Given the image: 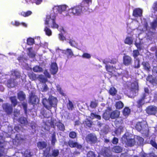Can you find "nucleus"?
Wrapping results in <instances>:
<instances>
[{"label": "nucleus", "mask_w": 157, "mask_h": 157, "mask_svg": "<svg viewBox=\"0 0 157 157\" xmlns=\"http://www.w3.org/2000/svg\"><path fill=\"white\" fill-rule=\"evenodd\" d=\"M86 10L82 6L79 4L76 5L69 9L68 11V15H73L75 16L80 15L84 12H85Z\"/></svg>", "instance_id": "f257e3e1"}, {"label": "nucleus", "mask_w": 157, "mask_h": 157, "mask_svg": "<svg viewBox=\"0 0 157 157\" xmlns=\"http://www.w3.org/2000/svg\"><path fill=\"white\" fill-rule=\"evenodd\" d=\"M86 142L91 144H95L97 142V138L96 136L92 133L87 135L86 137Z\"/></svg>", "instance_id": "f03ea898"}, {"label": "nucleus", "mask_w": 157, "mask_h": 157, "mask_svg": "<svg viewBox=\"0 0 157 157\" xmlns=\"http://www.w3.org/2000/svg\"><path fill=\"white\" fill-rule=\"evenodd\" d=\"M39 102V100L37 97L33 93H31L29 99V103L33 106L38 104Z\"/></svg>", "instance_id": "7ed1b4c3"}, {"label": "nucleus", "mask_w": 157, "mask_h": 157, "mask_svg": "<svg viewBox=\"0 0 157 157\" xmlns=\"http://www.w3.org/2000/svg\"><path fill=\"white\" fill-rule=\"evenodd\" d=\"M132 57L126 54H124L123 57V64L125 66H128L132 65Z\"/></svg>", "instance_id": "20e7f679"}, {"label": "nucleus", "mask_w": 157, "mask_h": 157, "mask_svg": "<svg viewBox=\"0 0 157 157\" xmlns=\"http://www.w3.org/2000/svg\"><path fill=\"white\" fill-rule=\"evenodd\" d=\"M2 107L7 114L10 115L12 113L13 108L12 105L6 103L3 104Z\"/></svg>", "instance_id": "39448f33"}, {"label": "nucleus", "mask_w": 157, "mask_h": 157, "mask_svg": "<svg viewBox=\"0 0 157 157\" xmlns=\"http://www.w3.org/2000/svg\"><path fill=\"white\" fill-rule=\"evenodd\" d=\"M146 111L149 115H155L157 113V107L153 105L149 106L147 108Z\"/></svg>", "instance_id": "423d86ee"}, {"label": "nucleus", "mask_w": 157, "mask_h": 157, "mask_svg": "<svg viewBox=\"0 0 157 157\" xmlns=\"http://www.w3.org/2000/svg\"><path fill=\"white\" fill-rule=\"evenodd\" d=\"M68 144L71 148L76 147L78 149H81L82 147L81 145L79 144L77 142H74L71 140H69L68 141Z\"/></svg>", "instance_id": "0eeeda50"}, {"label": "nucleus", "mask_w": 157, "mask_h": 157, "mask_svg": "<svg viewBox=\"0 0 157 157\" xmlns=\"http://www.w3.org/2000/svg\"><path fill=\"white\" fill-rule=\"evenodd\" d=\"M143 10L139 8H136L134 10L132 13V15L136 17H141L142 16Z\"/></svg>", "instance_id": "6e6552de"}, {"label": "nucleus", "mask_w": 157, "mask_h": 157, "mask_svg": "<svg viewBox=\"0 0 157 157\" xmlns=\"http://www.w3.org/2000/svg\"><path fill=\"white\" fill-rule=\"evenodd\" d=\"M92 3V0H82L80 4L86 11L89 9V5L91 4Z\"/></svg>", "instance_id": "1a4fd4ad"}, {"label": "nucleus", "mask_w": 157, "mask_h": 157, "mask_svg": "<svg viewBox=\"0 0 157 157\" xmlns=\"http://www.w3.org/2000/svg\"><path fill=\"white\" fill-rule=\"evenodd\" d=\"M37 146L38 149L40 150H43L44 149L48 148L49 147L47 148L48 146L47 143L46 142L44 141H39L37 143Z\"/></svg>", "instance_id": "9d476101"}, {"label": "nucleus", "mask_w": 157, "mask_h": 157, "mask_svg": "<svg viewBox=\"0 0 157 157\" xmlns=\"http://www.w3.org/2000/svg\"><path fill=\"white\" fill-rule=\"evenodd\" d=\"M48 98L51 109L52 107H54L56 105L57 102V100L56 98L52 96H49Z\"/></svg>", "instance_id": "9b49d317"}, {"label": "nucleus", "mask_w": 157, "mask_h": 157, "mask_svg": "<svg viewBox=\"0 0 157 157\" xmlns=\"http://www.w3.org/2000/svg\"><path fill=\"white\" fill-rule=\"evenodd\" d=\"M138 85H134V86H132L130 89V94H132L133 96H136V93L138 92Z\"/></svg>", "instance_id": "f8f14e48"}, {"label": "nucleus", "mask_w": 157, "mask_h": 157, "mask_svg": "<svg viewBox=\"0 0 157 157\" xmlns=\"http://www.w3.org/2000/svg\"><path fill=\"white\" fill-rule=\"evenodd\" d=\"M126 138H127V136H125ZM127 141H125L126 144L130 147H132L134 146L136 144V141L134 138H126Z\"/></svg>", "instance_id": "ddd939ff"}, {"label": "nucleus", "mask_w": 157, "mask_h": 157, "mask_svg": "<svg viewBox=\"0 0 157 157\" xmlns=\"http://www.w3.org/2000/svg\"><path fill=\"white\" fill-rule=\"evenodd\" d=\"M146 98V95L144 94V95L142 96L141 98L137 101V106L138 108H140L142 107V105L144 104V100Z\"/></svg>", "instance_id": "4468645a"}, {"label": "nucleus", "mask_w": 157, "mask_h": 157, "mask_svg": "<svg viewBox=\"0 0 157 157\" xmlns=\"http://www.w3.org/2000/svg\"><path fill=\"white\" fill-rule=\"evenodd\" d=\"M55 124L59 130L62 131H64L65 130V126L64 124L61 122L60 120H59L57 121L56 122Z\"/></svg>", "instance_id": "2eb2a0df"}, {"label": "nucleus", "mask_w": 157, "mask_h": 157, "mask_svg": "<svg viewBox=\"0 0 157 157\" xmlns=\"http://www.w3.org/2000/svg\"><path fill=\"white\" fill-rule=\"evenodd\" d=\"M18 121L23 126H26L28 122L26 118L23 117H21L18 119Z\"/></svg>", "instance_id": "dca6fc26"}, {"label": "nucleus", "mask_w": 157, "mask_h": 157, "mask_svg": "<svg viewBox=\"0 0 157 157\" xmlns=\"http://www.w3.org/2000/svg\"><path fill=\"white\" fill-rule=\"evenodd\" d=\"M120 114V111L118 110H115L113 111L110 113V117L112 119L117 118L119 117Z\"/></svg>", "instance_id": "f3484780"}, {"label": "nucleus", "mask_w": 157, "mask_h": 157, "mask_svg": "<svg viewBox=\"0 0 157 157\" xmlns=\"http://www.w3.org/2000/svg\"><path fill=\"white\" fill-rule=\"evenodd\" d=\"M49 98L47 99L46 98H43L42 101V103L44 106L47 109H51V106L49 103Z\"/></svg>", "instance_id": "a211bd4d"}, {"label": "nucleus", "mask_w": 157, "mask_h": 157, "mask_svg": "<svg viewBox=\"0 0 157 157\" xmlns=\"http://www.w3.org/2000/svg\"><path fill=\"white\" fill-rule=\"evenodd\" d=\"M144 69L148 72L150 71L151 67L149 63L147 61H143L142 63Z\"/></svg>", "instance_id": "6ab92c4d"}, {"label": "nucleus", "mask_w": 157, "mask_h": 157, "mask_svg": "<svg viewBox=\"0 0 157 157\" xmlns=\"http://www.w3.org/2000/svg\"><path fill=\"white\" fill-rule=\"evenodd\" d=\"M51 70L52 73L53 74H56L58 71V67L56 63H52L51 66Z\"/></svg>", "instance_id": "aec40b11"}, {"label": "nucleus", "mask_w": 157, "mask_h": 157, "mask_svg": "<svg viewBox=\"0 0 157 157\" xmlns=\"http://www.w3.org/2000/svg\"><path fill=\"white\" fill-rule=\"evenodd\" d=\"M55 16V14L53 13H51L50 15H47L44 21V24L48 25L49 24V22L51 20H52L53 16Z\"/></svg>", "instance_id": "412c9836"}, {"label": "nucleus", "mask_w": 157, "mask_h": 157, "mask_svg": "<svg viewBox=\"0 0 157 157\" xmlns=\"http://www.w3.org/2000/svg\"><path fill=\"white\" fill-rule=\"evenodd\" d=\"M17 98L20 101H23L25 99L26 95L22 91H21L17 94Z\"/></svg>", "instance_id": "4be33fe9"}, {"label": "nucleus", "mask_w": 157, "mask_h": 157, "mask_svg": "<svg viewBox=\"0 0 157 157\" xmlns=\"http://www.w3.org/2000/svg\"><path fill=\"white\" fill-rule=\"evenodd\" d=\"M105 67L107 71L110 73V74L111 75H113V71H115L114 67L113 66L106 65L105 66Z\"/></svg>", "instance_id": "5701e85b"}, {"label": "nucleus", "mask_w": 157, "mask_h": 157, "mask_svg": "<svg viewBox=\"0 0 157 157\" xmlns=\"http://www.w3.org/2000/svg\"><path fill=\"white\" fill-rule=\"evenodd\" d=\"M59 154V150L58 149H54L52 150L51 154H50V157H57Z\"/></svg>", "instance_id": "b1692460"}, {"label": "nucleus", "mask_w": 157, "mask_h": 157, "mask_svg": "<svg viewBox=\"0 0 157 157\" xmlns=\"http://www.w3.org/2000/svg\"><path fill=\"white\" fill-rule=\"evenodd\" d=\"M50 26L48 25L45 27L44 31L46 35L48 36H50L52 35V32L49 29Z\"/></svg>", "instance_id": "393cba45"}, {"label": "nucleus", "mask_w": 157, "mask_h": 157, "mask_svg": "<svg viewBox=\"0 0 157 157\" xmlns=\"http://www.w3.org/2000/svg\"><path fill=\"white\" fill-rule=\"evenodd\" d=\"M151 28L153 30H155L157 27V18L154 19L150 24Z\"/></svg>", "instance_id": "a878e982"}, {"label": "nucleus", "mask_w": 157, "mask_h": 157, "mask_svg": "<svg viewBox=\"0 0 157 157\" xmlns=\"http://www.w3.org/2000/svg\"><path fill=\"white\" fill-rule=\"evenodd\" d=\"M10 99L13 106L15 107L17 105L18 103L16 97H11Z\"/></svg>", "instance_id": "bb28decb"}, {"label": "nucleus", "mask_w": 157, "mask_h": 157, "mask_svg": "<svg viewBox=\"0 0 157 157\" xmlns=\"http://www.w3.org/2000/svg\"><path fill=\"white\" fill-rule=\"evenodd\" d=\"M15 139L19 143H22L25 140V139L22 136L21 134H17L16 135Z\"/></svg>", "instance_id": "cd10ccee"}, {"label": "nucleus", "mask_w": 157, "mask_h": 157, "mask_svg": "<svg viewBox=\"0 0 157 157\" xmlns=\"http://www.w3.org/2000/svg\"><path fill=\"white\" fill-rule=\"evenodd\" d=\"M38 78V80L40 82L44 83H45L48 81L46 78L44 77L43 75H39Z\"/></svg>", "instance_id": "c85d7f7f"}, {"label": "nucleus", "mask_w": 157, "mask_h": 157, "mask_svg": "<svg viewBox=\"0 0 157 157\" xmlns=\"http://www.w3.org/2000/svg\"><path fill=\"white\" fill-rule=\"evenodd\" d=\"M33 48L32 47H30L28 48L27 49L28 51V52L27 54L29 57L33 58L35 57V53L32 51Z\"/></svg>", "instance_id": "c756f323"}, {"label": "nucleus", "mask_w": 157, "mask_h": 157, "mask_svg": "<svg viewBox=\"0 0 157 157\" xmlns=\"http://www.w3.org/2000/svg\"><path fill=\"white\" fill-rule=\"evenodd\" d=\"M117 92V90L114 87H112L109 90V93L111 95L114 96L116 95Z\"/></svg>", "instance_id": "7c9ffc66"}, {"label": "nucleus", "mask_w": 157, "mask_h": 157, "mask_svg": "<svg viewBox=\"0 0 157 157\" xmlns=\"http://www.w3.org/2000/svg\"><path fill=\"white\" fill-rule=\"evenodd\" d=\"M114 151L116 153H120L123 150V148L119 146H116L113 147Z\"/></svg>", "instance_id": "2f4dec72"}, {"label": "nucleus", "mask_w": 157, "mask_h": 157, "mask_svg": "<svg viewBox=\"0 0 157 157\" xmlns=\"http://www.w3.org/2000/svg\"><path fill=\"white\" fill-rule=\"evenodd\" d=\"M139 51L138 50L136 49L133 50L132 56L134 59H139L137 57L140 55Z\"/></svg>", "instance_id": "473e14b6"}, {"label": "nucleus", "mask_w": 157, "mask_h": 157, "mask_svg": "<svg viewBox=\"0 0 157 157\" xmlns=\"http://www.w3.org/2000/svg\"><path fill=\"white\" fill-rule=\"evenodd\" d=\"M102 117L105 120H108L110 118V114L108 111H106L103 113Z\"/></svg>", "instance_id": "72a5a7b5"}, {"label": "nucleus", "mask_w": 157, "mask_h": 157, "mask_svg": "<svg viewBox=\"0 0 157 157\" xmlns=\"http://www.w3.org/2000/svg\"><path fill=\"white\" fill-rule=\"evenodd\" d=\"M115 107L117 109H121L124 107V104L122 102L119 101L116 102L115 103Z\"/></svg>", "instance_id": "f704fd0d"}, {"label": "nucleus", "mask_w": 157, "mask_h": 157, "mask_svg": "<svg viewBox=\"0 0 157 157\" xmlns=\"http://www.w3.org/2000/svg\"><path fill=\"white\" fill-rule=\"evenodd\" d=\"M124 43L125 44L131 45L133 43V40L131 37H127L125 39Z\"/></svg>", "instance_id": "c9c22d12"}, {"label": "nucleus", "mask_w": 157, "mask_h": 157, "mask_svg": "<svg viewBox=\"0 0 157 157\" xmlns=\"http://www.w3.org/2000/svg\"><path fill=\"white\" fill-rule=\"evenodd\" d=\"M56 16H53L52 18V25L51 26V27L52 28H58L59 27L58 25L57 24L55 21L56 19Z\"/></svg>", "instance_id": "e433bc0d"}, {"label": "nucleus", "mask_w": 157, "mask_h": 157, "mask_svg": "<svg viewBox=\"0 0 157 157\" xmlns=\"http://www.w3.org/2000/svg\"><path fill=\"white\" fill-rule=\"evenodd\" d=\"M28 75L29 78L32 80H35L37 79L36 75L33 72L29 73Z\"/></svg>", "instance_id": "4c0bfd02"}, {"label": "nucleus", "mask_w": 157, "mask_h": 157, "mask_svg": "<svg viewBox=\"0 0 157 157\" xmlns=\"http://www.w3.org/2000/svg\"><path fill=\"white\" fill-rule=\"evenodd\" d=\"M140 60L139 59H135L134 65V68L138 69L140 67Z\"/></svg>", "instance_id": "58836bf2"}, {"label": "nucleus", "mask_w": 157, "mask_h": 157, "mask_svg": "<svg viewBox=\"0 0 157 157\" xmlns=\"http://www.w3.org/2000/svg\"><path fill=\"white\" fill-rule=\"evenodd\" d=\"M50 148L49 147L48 148H47L43 151V155L45 157H50Z\"/></svg>", "instance_id": "ea45409f"}, {"label": "nucleus", "mask_w": 157, "mask_h": 157, "mask_svg": "<svg viewBox=\"0 0 157 157\" xmlns=\"http://www.w3.org/2000/svg\"><path fill=\"white\" fill-rule=\"evenodd\" d=\"M32 13L31 11L29 10L27 12L22 11L19 14L24 17H26L30 16Z\"/></svg>", "instance_id": "a19ab883"}, {"label": "nucleus", "mask_w": 157, "mask_h": 157, "mask_svg": "<svg viewBox=\"0 0 157 157\" xmlns=\"http://www.w3.org/2000/svg\"><path fill=\"white\" fill-rule=\"evenodd\" d=\"M90 118L94 119V118L100 120L101 119V117L100 115L96 114V113H91L90 115Z\"/></svg>", "instance_id": "79ce46f5"}, {"label": "nucleus", "mask_w": 157, "mask_h": 157, "mask_svg": "<svg viewBox=\"0 0 157 157\" xmlns=\"http://www.w3.org/2000/svg\"><path fill=\"white\" fill-rule=\"evenodd\" d=\"M35 43V40L34 38L29 37L27 40V44L29 45H33Z\"/></svg>", "instance_id": "37998d69"}, {"label": "nucleus", "mask_w": 157, "mask_h": 157, "mask_svg": "<svg viewBox=\"0 0 157 157\" xmlns=\"http://www.w3.org/2000/svg\"><path fill=\"white\" fill-rule=\"evenodd\" d=\"M130 112V109L128 107H125L123 110V113L124 116L128 115Z\"/></svg>", "instance_id": "c03bdc74"}, {"label": "nucleus", "mask_w": 157, "mask_h": 157, "mask_svg": "<svg viewBox=\"0 0 157 157\" xmlns=\"http://www.w3.org/2000/svg\"><path fill=\"white\" fill-rule=\"evenodd\" d=\"M56 133L54 132L53 133L52 137L51 144L52 145H55V143L56 141Z\"/></svg>", "instance_id": "a18cd8bd"}, {"label": "nucleus", "mask_w": 157, "mask_h": 157, "mask_svg": "<svg viewBox=\"0 0 157 157\" xmlns=\"http://www.w3.org/2000/svg\"><path fill=\"white\" fill-rule=\"evenodd\" d=\"M142 122H138L135 125L136 129L139 131H140L142 129Z\"/></svg>", "instance_id": "49530a36"}, {"label": "nucleus", "mask_w": 157, "mask_h": 157, "mask_svg": "<svg viewBox=\"0 0 157 157\" xmlns=\"http://www.w3.org/2000/svg\"><path fill=\"white\" fill-rule=\"evenodd\" d=\"M69 137L72 139H75L77 137V133L74 131L70 132L69 133Z\"/></svg>", "instance_id": "de8ad7c7"}, {"label": "nucleus", "mask_w": 157, "mask_h": 157, "mask_svg": "<svg viewBox=\"0 0 157 157\" xmlns=\"http://www.w3.org/2000/svg\"><path fill=\"white\" fill-rule=\"evenodd\" d=\"M33 70L35 72H41L42 71V68L39 66H36L33 68Z\"/></svg>", "instance_id": "09e8293b"}, {"label": "nucleus", "mask_w": 157, "mask_h": 157, "mask_svg": "<svg viewBox=\"0 0 157 157\" xmlns=\"http://www.w3.org/2000/svg\"><path fill=\"white\" fill-rule=\"evenodd\" d=\"M136 139L137 142L138 144L140 145L143 144L144 141V139L142 137L137 136Z\"/></svg>", "instance_id": "8fccbe9b"}, {"label": "nucleus", "mask_w": 157, "mask_h": 157, "mask_svg": "<svg viewBox=\"0 0 157 157\" xmlns=\"http://www.w3.org/2000/svg\"><path fill=\"white\" fill-rule=\"evenodd\" d=\"M67 106L68 109L69 110H72L74 108L73 104L70 100H69L68 103L67 105Z\"/></svg>", "instance_id": "3c124183"}, {"label": "nucleus", "mask_w": 157, "mask_h": 157, "mask_svg": "<svg viewBox=\"0 0 157 157\" xmlns=\"http://www.w3.org/2000/svg\"><path fill=\"white\" fill-rule=\"evenodd\" d=\"M66 52L68 56H70L71 57L73 56H74V54L71 49L67 48L66 50Z\"/></svg>", "instance_id": "603ef678"}, {"label": "nucleus", "mask_w": 157, "mask_h": 157, "mask_svg": "<svg viewBox=\"0 0 157 157\" xmlns=\"http://www.w3.org/2000/svg\"><path fill=\"white\" fill-rule=\"evenodd\" d=\"M53 10L54 13H60L59 6H55L53 8Z\"/></svg>", "instance_id": "864d4df0"}, {"label": "nucleus", "mask_w": 157, "mask_h": 157, "mask_svg": "<svg viewBox=\"0 0 157 157\" xmlns=\"http://www.w3.org/2000/svg\"><path fill=\"white\" fill-rule=\"evenodd\" d=\"M93 122L90 120H86L85 121V124L86 126L89 128H91Z\"/></svg>", "instance_id": "5fc2aeb1"}, {"label": "nucleus", "mask_w": 157, "mask_h": 157, "mask_svg": "<svg viewBox=\"0 0 157 157\" xmlns=\"http://www.w3.org/2000/svg\"><path fill=\"white\" fill-rule=\"evenodd\" d=\"M86 157H96V155H95L93 151H89L87 154V156Z\"/></svg>", "instance_id": "6e6d98bb"}, {"label": "nucleus", "mask_w": 157, "mask_h": 157, "mask_svg": "<svg viewBox=\"0 0 157 157\" xmlns=\"http://www.w3.org/2000/svg\"><path fill=\"white\" fill-rule=\"evenodd\" d=\"M98 105V103L95 100L94 101H92L90 102V106L92 108H96Z\"/></svg>", "instance_id": "4d7b16f0"}, {"label": "nucleus", "mask_w": 157, "mask_h": 157, "mask_svg": "<svg viewBox=\"0 0 157 157\" xmlns=\"http://www.w3.org/2000/svg\"><path fill=\"white\" fill-rule=\"evenodd\" d=\"M60 13H61L62 12L65 11L67 9V6L66 5H60Z\"/></svg>", "instance_id": "13d9d810"}, {"label": "nucleus", "mask_w": 157, "mask_h": 157, "mask_svg": "<svg viewBox=\"0 0 157 157\" xmlns=\"http://www.w3.org/2000/svg\"><path fill=\"white\" fill-rule=\"evenodd\" d=\"M22 105L24 110L25 113L26 115H27V104L26 103L24 102L22 104Z\"/></svg>", "instance_id": "bf43d9fd"}, {"label": "nucleus", "mask_w": 157, "mask_h": 157, "mask_svg": "<svg viewBox=\"0 0 157 157\" xmlns=\"http://www.w3.org/2000/svg\"><path fill=\"white\" fill-rule=\"evenodd\" d=\"M82 57L84 58L89 59L91 58V56L90 54L87 53H83L82 55Z\"/></svg>", "instance_id": "052dcab7"}, {"label": "nucleus", "mask_w": 157, "mask_h": 157, "mask_svg": "<svg viewBox=\"0 0 157 157\" xmlns=\"http://www.w3.org/2000/svg\"><path fill=\"white\" fill-rule=\"evenodd\" d=\"M69 43L70 44V45L73 47H75V45H77V44L76 43L75 40H73L71 39L69 40Z\"/></svg>", "instance_id": "680f3d73"}, {"label": "nucleus", "mask_w": 157, "mask_h": 157, "mask_svg": "<svg viewBox=\"0 0 157 157\" xmlns=\"http://www.w3.org/2000/svg\"><path fill=\"white\" fill-rule=\"evenodd\" d=\"M150 144L151 145L157 149V144L155 141L152 140L150 141Z\"/></svg>", "instance_id": "e2e57ef3"}, {"label": "nucleus", "mask_w": 157, "mask_h": 157, "mask_svg": "<svg viewBox=\"0 0 157 157\" xmlns=\"http://www.w3.org/2000/svg\"><path fill=\"white\" fill-rule=\"evenodd\" d=\"M144 93L142 94V96H143L144 94L146 95V97L149 94V91L148 88L147 87H145L144 88Z\"/></svg>", "instance_id": "0e129e2a"}, {"label": "nucleus", "mask_w": 157, "mask_h": 157, "mask_svg": "<svg viewBox=\"0 0 157 157\" xmlns=\"http://www.w3.org/2000/svg\"><path fill=\"white\" fill-rule=\"evenodd\" d=\"M120 157H131V155L126 152L122 153L120 156Z\"/></svg>", "instance_id": "69168bd1"}, {"label": "nucleus", "mask_w": 157, "mask_h": 157, "mask_svg": "<svg viewBox=\"0 0 157 157\" xmlns=\"http://www.w3.org/2000/svg\"><path fill=\"white\" fill-rule=\"evenodd\" d=\"M134 44L137 48V50H138L140 51L141 50L142 48L141 46V44L140 43H137L135 42Z\"/></svg>", "instance_id": "338daca9"}, {"label": "nucleus", "mask_w": 157, "mask_h": 157, "mask_svg": "<svg viewBox=\"0 0 157 157\" xmlns=\"http://www.w3.org/2000/svg\"><path fill=\"white\" fill-rule=\"evenodd\" d=\"M152 8L155 11L157 12V1L154 3Z\"/></svg>", "instance_id": "774afa93"}]
</instances>
